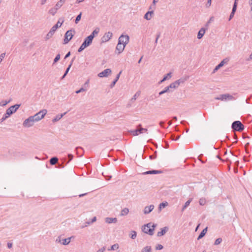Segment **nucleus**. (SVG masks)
I'll list each match as a JSON object with an SVG mask.
<instances>
[{
    "mask_svg": "<svg viewBox=\"0 0 252 252\" xmlns=\"http://www.w3.org/2000/svg\"><path fill=\"white\" fill-rule=\"evenodd\" d=\"M64 22V20L62 19L61 18H60L57 23L56 25H55L54 26L52 27V28L51 29L50 31L48 32V33L47 34L46 37H45V40H48L50 38H51L52 36L55 33L56 31L58 29L59 27H61L63 23Z\"/></svg>",
    "mask_w": 252,
    "mask_h": 252,
    "instance_id": "f257e3e1",
    "label": "nucleus"
},
{
    "mask_svg": "<svg viewBox=\"0 0 252 252\" xmlns=\"http://www.w3.org/2000/svg\"><path fill=\"white\" fill-rule=\"evenodd\" d=\"M156 226V224H152L151 223H147L142 227V231L145 233L148 234L150 235H153L154 234L155 228Z\"/></svg>",
    "mask_w": 252,
    "mask_h": 252,
    "instance_id": "f03ea898",
    "label": "nucleus"
},
{
    "mask_svg": "<svg viewBox=\"0 0 252 252\" xmlns=\"http://www.w3.org/2000/svg\"><path fill=\"white\" fill-rule=\"evenodd\" d=\"M231 128L234 131H242L244 129V126L240 121H236L232 123Z\"/></svg>",
    "mask_w": 252,
    "mask_h": 252,
    "instance_id": "7ed1b4c3",
    "label": "nucleus"
},
{
    "mask_svg": "<svg viewBox=\"0 0 252 252\" xmlns=\"http://www.w3.org/2000/svg\"><path fill=\"white\" fill-rule=\"evenodd\" d=\"M93 40L91 39V37H87L83 43L81 44V46L78 50V52H82L85 48L88 47L90 45H91L92 43Z\"/></svg>",
    "mask_w": 252,
    "mask_h": 252,
    "instance_id": "20e7f679",
    "label": "nucleus"
},
{
    "mask_svg": "<svg viewBox=\"0 0 252 252\" xmlns=\"http://www.w3.org/2000/svg\"><path fill=\"white\" fill-rule=\"evenodd\" d=\"M74 33L75 31L74 30H68L65 32L64 35V44H67L68 43V42L73 37Z\"/></svg>",
    "mask_w": 252,
    "mask_h": 252,
    "instance_id": "39448f33",
    "label": "nucleus"
},
{
    "mask_svg": "<svg viewBox=\"0 0 252 252\" xmlns=\"http://www.w3.org/2000/svg\"><path fill=\"white\" fill-rule=\"evenodd\" d=\"M34 122H36V121L32 116L24 121L23 126L25 127H30L33 126Z\"/></svg>",
    "mask_w": 252,
    "mask_h": 252,
    "instance_id": "423d86ee",
    "label": "nucleus"
},
{
    "mask_svg": "<svg viewBox=\"0 0 252 252\" xmlns=\"http://www.w3.org/2000/svg\"><path fill=\"white\" fill-rule=\"evenodd\" d=\"M47 112V110L43 109L33 116H32L36 122H38L43 119Z\"/></svg>",
    "mask_w": 252,
    "mask_h": 252,
    "instance_id": "0eeeda50",
    "label": "nucleus"
},
{
    "mask_svg": "<svg viewBox=\"0 0 252 252\" xmlns=\"http://www.w3.org/2000/svg\"><path fill=\"white\" fill-rule=\"evenodd\" d=\"M148 129L147 128H142L141 125L139 124L137 126V128L135 130L132 131L133 135H138L140 133L144 132H147Z\"/></svg>",
    "mask_w": 252,
    "mask_h": 252,
    "instance_id": "6e6552de",
    "label": "nucleus"
},
{
    "mask_svg": "<svg viewBox=\"0 0 252 252\" xmlns=\"http://www.w3.org/2000/svg\"><path fill=\"white\" fill-rule=\"evenodd\" d=\"M129 37L127 35L122 34L119 38L118 42H121L123 45H126L128 43Z\"/></svg>",
    "mask_w": 252,
    "mask_h": 252,
    "instance_id": "1a4fd4ad",
    "label": "nucleus"
},
{
    "mask_svg": "<svg viewBox=\"0 0 252 252\" xmlns=\"http://www.w3.org/2000/svg\"><path fill=\"white\" fill-rule=\"evenodd\" d=\"M20 104H18L10 106L9 108H8L6 110V111L7 112V115H12V114L15 113L17 110V109H18V108L20 107Z\"/></svg>",
    "mask_w": 252,
    "mask_h": 252,
    "instance_id": "9d476101",
    "label": "nucleus"
},
{
    "mask_svg": "<svg viewBox=\"0 0 252 252\" xmlns=\"http://www.w3.org/2000/svg\"><path fill=\"white\" fill-rule=\"evenodd\" d=\"M140 94V92H137L127 104L126 107L129 108L132 106V103L135 101L137 97Z\"/></svg>",
    "mask_w": 252,
    "mask_h": 252,
    "instance_id": "9b49d317",
    "label": "nucleus"
},
{
    "mask_svg": "<svg viewBox=\"0 0 252 252\" xmlns=\"http://www.w3.org/2000/svg\"><path fill=\"white\" fill-rule=\"evenodd\" d=\"M113 34L111 32H108L104 34L101 38L102 42H105L109 41L112 37Z\"/></svg>",
    "mask_w": 252,
    "mask_h": 252,
    "instance_id": "f8f14e48",
    "label": "nucleus"
},
{
    "mask_svg": "<svg viewBox=\"0 0 252 252\" xmlns=\"http://www.w3.org/2000/svg\"><path fill=\"white\" fill-rule=\"evenodd\" d=\"M233 98V96L231 95L226 94H221L220 96V97H218L216 98V99L217 100H226L227 99H232Z\"/></svg>",
    "mask_w": 252,
    "mask_h": 252,
    "instance_id": "ddd939ff",
    "label": "nucleus"
},
{
    "mask_svg": "<svg viewBox=\"0 0 252 252\" xmlns=\"http://www.w3.org/2000/svg\"><path fill=\"white\" fill-rule=\"evenodd\" d=\"M111 72L110 69L107 68L98 73V76L99 77H107L109 75L111 74Z\"/></svg>",
    "mask_w": 252,
    "mask_h": 252,
    "instance_id": "4468645a",
    "label": "nucleus"
},
{
    "mask_svg": "<svg viewBox=\"0 0 252 252\" xmlns=\"http://www.w3.org/2000/svg\"><path fill=\"white\" fill-rule=\"evenodd\" d=\"M125 47V45H123L121 44V42H118L116 48V51H118V54H121L124 51Z\"/></svg>",
    "mask_w": 252,
    "mask_h": 252,
    "instance_id": "2eb2a0df",
    "label": "nucleus"
},
{
    "mask_svg": "<svg viewBox=\"0 0 252 252\" xmlns=\"http://www.w3.org/2000/svg\"><path fill=\"white\" fill-rule=\"evenodd\" d=\"M154 208V206L153 205H150V206H146L143 210V213L144 214H148L151 212Z\"/></svg>",
    "mask_w": 252,
    "mask_h": 252,
    "instance_id": "dca6fc26",
    "label": "nucleus"
},
{
    "mask_svg": "<svg viewBox=\"0 0 252 252\" xmlns=\"http://www.w3.org/2000/svg\"><path fill=\"white\" fill-rule=\"evenodd\" d=\"M168 229H169V228L167 226L163 227L162 228H161L160 231H159L158 232L157 236L158 237H160V236L164 235L167 232Z\"/></svg>",
    "mask_w": 252,
    "mask_h": 252,
    "instance_id": "f3484780",
    "label": "nucleus"
},
{
    "mask_svg": "<svg viewBox=\"0 0 252 252\" xmlns=\"http://www.w3.org/2000/svg\"><path fill=\"white\" fill-rule=\"evenodd\" d=\"M206 30H207L205 28H201L198 32L197 38L199 39H201L204 35Z\"/></svg>",
    "mask_w": 252,
    "mask_h": 252,
    "instance_id": "a211bd4d",
    "label": "nucleus"
},
{
    "mask_svg": "<svg viewBox=\"0 0 252 252\" xmlns=\"http://www.w3.org/2000/svg\"><path fill=\"white\" fill-rule=\"evenodd\" d=\"M105 222L107 223H116L117 222V219L116 218H106L105 219Z\"/></svg>",
    "mask_w": 252,
    "mask_h": 252,
    "instance_id": "6ab92c4d",
    "label": "nucleus"
},
{
    "mask_svg": "<svg viewBox=\"0 0 252 252\" xmlns=\"http://www.w3.org/2000/svg\"><path fill=\"white\" fill-rule=\"evenodd\" d=\"M154 14L153 11H148L144 15V18L147 20H150L152 17V15Z\"/></svg>",
    "mask_w": 252,
    "mask_h": 252,
    "instance_id": "aec40b11",
    "label": "nucleus"
},
{
    "mask_svg": "<svg viewBox=\"0 0 252 252\" xmlns=\"http://www.w3.org/2000/svg\"><path fill=\"white\" fill-rule=\"evenodd\" d=\"M162 172L161 170H152L146 171L143 173V174H160Z\"/></svg>",
    "mask_w": 252,
    "mask_h": 252,
    "instance_id": "412c9836",
    "label": "nucleus"
},
{
    "mask_svg": "<svg viewBox=\"0 0 252 252\" xmlns=\"http://www.w3.org/2000/svg\"><path fill=\"white\" fill-rule=\"evenodd\" d=\"M66 113V112H65L63 114H59L58 115H57L56 116L55 118H54L53 120H52V122L53 123H55V122H56L57 121H58L59 120H60L64 115H65Z\"/></svg>",
    "mask_w": 252,
    "mask_h": 252,
    "instance_id": "4be33fe9",
    "label": "nucleus"
},
{
    "mask_svg": "<svg viewBox=\"0 0 252 252\" xmlns=\"http://www.w3.org/2000/svg\"><path fill=\"white\" fill-rule=\"evenodd\" d=\"M207 228H208L207 227H206V228H205L204 229H203V230L201 232V233L199 235V236L197 238V240H199V239H201L205 236V235L207 233Z\"/></svg>",
    "mask_w": 252,
    "mask_h": 252,
    "instance_id": "5701e85b",
    "label": "nucleus"
},
{
    "mask_svg": "<svg viewBox=\"0 0 252 252\" xmlns=\"http://www.w3.org/2000/svg\"><path fill=\"white\" fill-rule=\"evenodd\" d=\"M227 62H225V60H222L218 65H217L214 69V72L218 70L219 68L222 67L225 63Z\"/></svg>",
    "mask_w": 252,
    "mask_h": 252,
    "instance_id": "b1692460",
    "label": "nucleus"
},
{
    "mask_svg": "<svg viewBox=\"0 0 252 252\" xmlns=\"http://www.w3.org/2000/svg\"><path fill=\"white\" fill-rule=\"evenodd\" d=\"M65 1H66V0H60L58 2H57L55 6L58 9H60L63 5V4L65 3Z\"/></svg>",
    "mask_w": 252,
    "mask_h": 252,
    "instance_id": "393cba45",
    "label": "nucleus"
},
{
    "mask_svg": "<svg viewBox=\"0 0 252 252\" xmlns=\"http://www.w3.org/2000/svg\"><path fill=\"white\" fill-rule=\"evenodd\" d=\"M72 238H73V237H68L67 238H65V239H63L62 244L63 245H68L70 243V240Z\"/></svg>",
    "mask_w": 252,
    "mask_h": 252,
    "instance_id": "a878e982",
    "label": "nucleus"
},
{
    "mask_svg": "<svg viewBox=\"0 0 252 252\" xmlns=\"http://www.w3.org/2000/svg\"><path fill=\"white\" fill-rule=\"evenodd\" d=\"M171 77L172 75L171 72L167 73L165 76H164L163 79L160 81V83H162L163 82L166 81V80L170 79V78H171Z\"/></svg>",
    "mask_w": 252,
    "mask_h": 252,
    "instance_id": "bb28decb",
    "label": "nucleus"
},
{
    "mask_svg": "<svg viewBox=\"0 0 252 252\" xmlns=\"http://www.w3.org/2000/svg\"><path fill=\"white\" fill-rule=\"evenodd\" d=\"M58 161V158L57 157H53L50 159V163L51 165L56 164Z\"/></svg>",
    "mask_w": 252,
    "mask_h": 252,
    "instance_id": "cd10ccee",
    "label": "nucleus"
},
{
    "mask_svg": "<svg viewBox=\"0 0 252 252\" xmlns=\"http://www.w3.org/2000/svg\"><path fill=\"white\" fill-rule=\"evenodd\" d=\"M58 10V9L57 8L56 6H55L54 8L50 9L49 10L48 13L52 15H54L57 13Z\"/></svg>",
    "mask_w": 252,
    "mask_h": 252,
    "instance_id": "c85d7f7f",
    "label": "nucleus"
},
{
    "mask_svg": "<svg viewBox=\"0 0 252 252\" xmlns=\"http://www.w3.org/2000/svg\"><path fill=\"white\" fill-rule=\"evenodd\" d=\"M170 89H175L178 87V82H177L176 81H175L170 84L169 86H168Z\"/></svg>",
    "mask_w": 252,
    "mask_h": 252,
    "instance_id": "c756f323",
    "label": "nucleus"
},
{
    "mask_svg": "<svg viewBox=\"0 0 252 252\" xmlns=\"http://www.w3.org/2000/svg\"><path fill=\"white\" fill-rule=\"evenodd\" d=\"M191 201H192V198H190L185 203V204L182 209V212H183L184 211V210L189 205Z\"/></svg>",
    "mask_w": 252,
    "mask_h": 252,
    "instance_id": "7c9ffc66",
    "label": "nucleus"
},
{
    "mask_svg": "<svg viewBox=\"0 0 252 252\" xmlns=\"http://www.w3.org/2000/svg\"><path fill=\"white\" fill-rule=\"evenodd\" d=\"M170 88L169 86L166 87L163 90L159 93V95H162L166 93L170 92Z\"/></svg>",
    "mask_w": 252,
    "mask_h": 252,
    "instance_id": "2f4dec72",
    "label": "nucleus"
},
{
    "mask_svg": "<svg viewBox=\"0 0 252 252\" xmlns=\"http://www.w3.org/2000/svg\"><path fill=\"white\" fill-rule=\"evenodd\" d=\"M129 212V210L127 208H125L123 209L121 212V216H125Z\"/></svg>",
    "mask_w": 252,
    "mask_h": 252,
    "instance_id": "473e14b6",
    "label": "nucleus"
},
{
    "mask_svg": "<svg viewBox=\"0 0 252 252\" xmlns=\"http://www.w3.org/2000/svg\"><path fill=\"white\" fill-rule=\"evenodd\" d=\"M119 248V246L118 244H115L113 245L110 249H109L108 251H114L118 249Z\"/></svg>",
    "mask_w": 252,
    "mask_h": 252,
    "instance_id": "72a5a7b5",
    "label": "nucleus"
},
{
    "mask_svg": "<svg viewBox=\"0 0 252 252\" xmlns=\"http://www.w3.org/2000/svg\"><path fill=\"white\" fill-rule=\"evenodd\" d=\"M188 78H181L176 80L177 82H178V85L179 86L181 84H183L186 81H187Z\"/></svg>",
    "mask_w": 252,
    "mask_h": 252,
    "instance_id": "f704fd0d",
    "label": "nucleus"
},
{
    "mask_svg": "<svg viewBox=\"0 0 252 252\" xmlns=\"http://www.w3.org/2000/svg\"><path fill=\"white\" fill-rule=\"evenodd\" d=\"M151 252V247L150 246H146L143 248L141 252Z\"/></svg>",
    "mask_w": 252,
    "mask_h": 252,
    "instance_id": "c9c22d12",
    "label": "nucleus"
},
{
    "mask_svg": "<svg viewBox=\"0 0 252 252\" xmlns=\"http://www.w3.org/2000/svg\"><path fill=\"white\" fill-rule=\"evenodd\" d=\"M214 20V18L213 17H211L210 19L209 20V21L206 23V24L205 25V29L206 30L208 29V28L209 27V24L211 23L212 21H213Z\"/></svg>",
    "mask_w": 252,
    "mask_h": 252,
    "instance_id": "e433bc0d",
    "label": "nucleus"
},
{
    "mask_svg": "<svg viewBox=\"0 0 252 252\" xmlns=\"http://www.w3.org/2000/svg\"><path fill=\"white\" fill-rule=\"evenodd\" d=\"M168 204L167 202H162V203H160L159 205V209L161 210V208L166 207L168 205Z\"/></svg>",
    "mask_w": 252,
    "mask_h": 252,
    "instance_id": "4c0bfd02",
    "label": "nucleus"
},
{
    "mask_svg": "<svg viewBox=\"0 0 252 252\" xmlns=\"http://www.w3.org/2000/svg\"><path fill=\"white\" fill-rule=\"evenodd\" d=\"M81 16H82V12H80L77 16V17H76V19H75V23L76 24H77L79 21L80 20L81 18Z\"/></svg>",
    "mask_w": 252,
    "mask_h": 252,
    "instance_id": "58836bf2",
    "label": "nucleus"
},
{
    "mask_svg": "<svg viewBox=\"0 0 252 252\" xmlns=\"http://www.w3.org/2000/svg\"><path fill=\"white\" fill-rule=\"evenodd\" d=\"M70 68V65H69L67 67V68L66 69V70L64 73V74L63 75V76L61 78V79H63L65 77V76L67 75V74L68 73L69 69Z\"/></svg>",
    "mask_w": 252,
    "mask_h": 252,
    "instance_id": "ea45409f",
    "label": "nucleus"
},
{
    "mask_svg": "<svg viewBox=\"0 0 252 252\" xmlns=\"http://www.w3.org/2000/svg\"><path fill=\"white\" fill-rule=\"evenodd\" d=\"M237 6V2L234 1L231 12L235 13Z\"/></svg>",
    "mask_w": 252,
    "mask_h": 252,
    "instance_id": "a19ab883",
    "label": "nucleus"
},
{
    "mask_svg": "<svg viewBox=\"0 0 252 252\" xmlns=\"http://www.w3.org/2000/svg\"><path fill=\"white\" fill-rule=\"evenodd\" d=\"M60 54H58V55H57V56H56L54 60L53 64L56 63L57 62H58L60 60Z\"/></svg>",
    "mask_w": 252,
    "mask_h": 252,
    "instance_id": "79ce46f5",
    "label": "nucleus"
},
{
    "mask_svg": "<svg viewBox=\"0 0 252 252\" xmlns=\"http://www.w3.org/2000/svg\"><path fill=\"white\" fill-rule=\"evenodd\" d=\"M199 204L200 205H204L206 203V200L204 198H201L199 201Z\"/></svg>",
    "mask_w": 252,
    "mask_h": 252,
    "instance_id": "37998d69",
    "label": "nucleus"
},
{
    "mask_svg": "<svg viewBox=\"0 0 252 252\" xmlns=\"http://www.w3.org/2000/svg\"><path fill=\"white\" fill-rule=\"evenodd\" d=\"M221 242H222V239L221 238H219L216 240L214 245H218L220 244Z\"/></svg>",
    "mask_w": 252,
    "mask_h": 252,
    "instance_id": "c03bdc74",
    "label": "nucleus"
},
{
    "mask_svg": "<svg viewBox=\"0 0 252 252\" xmlns=\"http://www.w3.org/2000/svg\"><path fill=\"white\" fill-rule=\"evenodd\" d=\"M131 235L130 236L131 238L132 239H134L136 237V236H137V233H136V231H131Z\"/></svg>",
    "mask_w": 252,
    "mask_h": 252,
    "instance_id": "a18cd8bd",
    "label": "nucleus"
},
{
    "mask_svg": "<svg viewBox=\"0 0 252 252\" xmlns=\"http://www.w3.org/2000/svg\"><path fill=\"white\" fill-rule=\"evenodd\" d=\"M157 152L155 151L154 154L150 156L149 158L150 159H154L157 158Z\"/></svg>",
    "mask_w": 252,
    "mask_h": 252,
    "instance_id": "49530a36",
    "label": "nucleus"
},
{
    "mask_svg": "<svg viewBox=\"0 0 252 252\" xmlns=\"http://www.w3.org/2000/svg\"><path fill=\"white\" fill-rule=\"evenodd\" d=\"M86 90H87L86 88H84L82 87L81 89H80L79 90L76 91V94H79V93H80L81 92L86 91Z\"/></svg>",
    "mask_w": 252,
    "mask_h": 252,
    "instance_id": "de8ad7c7",
    "label": "nucleus"
},
{
    "mask_svg": "<svg viewBox=\"0 0 252 252\" xmlns=\"http://www.w3.org/2000/svg\"><path fill=\"white\" fill-rule=\"evenodd\" d=\"M163 247L162 245L161 244H158L157 246H156V250H162L163 249Z\"/></svg>",
    "mask_w": 252,
    "mask_h": 252,
    "instance_id": "09e8293b",
    "label": "nucleus"
},
{
    "mask_svg": "<svg viewBox=\"0 0 252 252\" xmlns=\"http://www.w3.org/2000/svg\"><path fill=\"white\" fill-rule=\"evenodd\" d=\"M9 102V101H2L0 103V105L1 106H4Z\"/></svg>",
    "mask_w": 252,
    "mask_h": 252,
    "instance_id": "8fccbe9b",
    "label": "nucleus"
},
{
    "mask_svg": "<svg viewBox=\"0 0 252 252\" xmlns=\"http://www.w3.org/2000/svg\"><path fill=\"white\" fill-rule=\"evenodd\" d=\"M68 161H67V163H68L69 161H70L73 159V156L72 154H68Z\"/></svg>",
    "mask_w": 252,
    "mask_h": 252,
    "instance_id": "3c124183",
    "label": "nucleus"
},
{
    "mask_svg": "<svg viewBox=\"0 0 252 252\" xmlns=\"http://www.w3.org/2000/svg\"><path fill=\"white\" fill-rule=\"evenodd\" d=\"M91 224V222H90V221H86L85 223V225H83L81 226V228H83L85 227H87L88 225H90Z\"/></svg>",
    "mask_w": 252,
    "mask_h": 252,
    "instance_id": "603ef678",
    "label": "nucleus"
},
{
    "mask_svg": "<svg viewBox=\"0 0 252 252\" xmlns=\"http://www.w3.org/2000/svg\"><path fill=\"white\" fill-rule=\"evenodd\" d=\"M117 82V81L114 79V80L111 83L110 85V87L112 88L115 85Z\"/></svg>",
    "mask_w": 252,
    "mask_h": 252,
    "instance_id": "864d4df0",
    "label": "nucleus"
},
{
    "mask_svg": "<svg viewBox=\"0 0 252 252\" xmlns=\"http://www.w3.org/2000/svg\"><path fill=\"white\" fill-rule=\"evenodd\" d=\"M99 29H96L93 32V33H94V35H95L98 34V33L99 32Z\"/></svg>",
    "mask_w": 252,
    "mask_h": 252,
    "instance_id": "5fc2aeb1",
    "label": "nucleus"
},
{
    "mask_svg": "<svg viewBox=\"0 0 252 252\" xmlns=\"http://www.w3.org/2000/svg\"><path fill=\"white\" fill-rule=\"evenodd\" d=\"M212 0H208L207 2L206 3V7H209L211 4Z\"/></svg>",
    "mask_w": 252,
    "mask_h": 252,
    "instance_id": "6e6d98bb",
    "label": "nucleus"
},
{
    "mask_svg": "<svg viewBox=\"0 0 252 252\" xmlns=\"http://www.w3.org/2000/svg\"><path fill=\"white\" fill-rule=\"evenodd\" d=\"M234 14L235 13H233L232 12H231L228 19L229 21H230L234 17Z\"/></svg>",
    "mask_w": 252,
    "mask_h": 252,
    "instance_id": "4d7b16f0",
    "label": "nucleus"
},
{
    "mask_svg": "<svg viewBox=\"0 0 252 252\" xmlns=\"http://www.w3.org/2000/svg\"><path fill=\"white\" fill-rule=\"evenodd\" d=\"M122 73V71H121L116 76V78L115 79L116 80H117L118 81V80H119V78H120V75Z\"/></svg>",
    "mask_w": 252,
    "mask_h": 252,
    "instance_id": "13d9d810",
    "label": "nucleus"
},
{
    "mask_svg": "<svg viewBox=\"0 0 252 252\" xmlns=\"http://www.w3.org/2000/svg\"><path fill=\"white\" fill-rule=\"evenodd\" d=\"M105 250V247H103L101 249H99L97 252H104V251Z\"/></svg>",
    "mask_w": 252,
    "mask_h": 252,
    "instance_id": "bf43d9fd",
    "label": "nucleus"
},
{
    "mask_svg": "<svg viewBox=\"0 0 252 252\" xmlns=\"http://www.w3.org/2000/svg\"><path fill=\"white\" fill-rule=\"evenodd\" d=\"M88 37H91V39L93 40L94 37V33H93V32H92V33L88 36Z\"/></svg>",
    "mask_w": 252,
    "mask_h": 252,
    "instance_id": "052dcab7",
    "label": "nucleus"
},
{
    "mask_svg": "<svg viewBox=\"0 0 252 252\" xmlns=\"http://www.w3.org/2000/svg\"><path fill=\"white\" fill-rule=\"evenodd\" d=\"M89 83V80H87V81L84 84V86L85 88H87L88 86Z\"/></svg>",
    "mask_w": 252,
    "mask_h": 252,
    "instance_id": "680f3d73",
    "label": "nucleus"
},
{
    "mask_svg": "<svg viewBox=\"0 0 252 252\" xmlns=\"http://www.w3.org/2000/svg\"><path fill=\"white\" fill-rule=\"evenodd\" d=\"M96 220V217H94L92 219V220L90 221L91 222V224L94 222Z\"/></svg>",
    "mask_w": 252,
    "mask_h": 252,
    "instance_id": "e2e57ef3",
    "label": "nucleus"
},
{
    "mask_svg": "<svg viewBox=\"0 0 252 252\" xmlns=\"http://www.w3.org/2000/svg\"><path fill=\"white\" fill-rule=\"evenodd\" d=\"M7 112L6 111V113L3 116L6 119H7L10 116V115H7Z\"/></svg>",
    "mask_w": 252,
    "mask_h": 252,
    "instance_id": "0e129e2a",
    "label": "nucleus"
},
{
    "mask_svg": "<svg viewBox=\"0 0 252 252\" xmlns=\"http://www.w3.org/2000/svg\"><path fill=\"white\" fill-rule=\"evenodd\" d=\"M164 122L160 121L159 122V125L161 127L164 128Z\"/></svg>",
    "mask_w": 252,
    "mask_h": 252,
    "instance_id": "69168bd1",
    "label": "nucleus"
},
{
    "mask_svg": "<svg viewBox=\"0 0 252 252\" xmlns=\"http://www.w3.org/2000/svg\"><path fill=\"white\" fill-rule=\"evenodd\" d=\"M12 243L8 242V243H7V247H8L9 249H10V248H12Z\"/></svg>",
    "mask_w": 252,
    "mask_h": 252,
    "instance_id": "338daca9",
    "label": "nucleus"
},
{
    "mask_svg": "<svg viewBox=\"0 0 252 252\" xmlns=\"http://www.w3.org/2000/svg\"><path fill=\"white\" fill-rule=\"evenodd\" d=\"M252 60V53L250 55L249 58L247 60V61H250Z\"/></svg>",
    "mask_w": 252,
    "mask_h": 252,
    "instance_id": "774afa93",
    "label": "nucleus"
}]
</instances>
